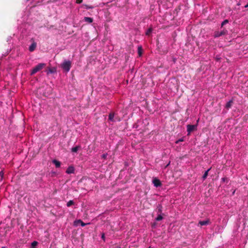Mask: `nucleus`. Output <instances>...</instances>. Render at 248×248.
<instances>
[{
    "instance_id": "nucleus-39",
    "label": "nucleus",
    "mask_w": 248,
    "mask_h": 248,
    "mask_svg": "<svg viewBox=\"0 0 248 248\" xmlns=\"http://www.w3.org/2000/svg\"><path fill=\"white\" fill-rule=\"evenodd\" d=\"M149 248H151V247H149Z\"/></svg>"
},
{
    "instance_id": "nucleus-10",
    "label": "nucleus",
    "mask_w": 248,
    "mask_h": 248,
    "mask_svg": "<svg viewBox=\"0 0 248 248\" xmlns=\"http://www.w3.org/2000/svg\"><path fill=\"white\" fill-rule=\"evenodd\" d=\"M84 21L89 23H91L93 21V18L90 17H85L84 18Z\"/></svg>"
},
{
    "instance_id": "nucleus-3",
    "label": "nucleus",
    "mask_w": 248,
    "mask_h": 248,
    "mask_svg": "<svg viewBox=\"0 0 248 248\" xmlns=\"http://www.w3.org/2000/svg\"><path fill=\"white\" fill-rule=\"evenodd\" d=\"M197 124L195 125H191V124H188L186 126L187 128V135H189L190 134V133L194 130H196L197 129Z\"/></svg>"
},
{
    "instance_id": "nucleus-2",
    "label": "nucleus",
    "mask_w": 248,
    "mask_h": 248,
    "mask_svg": "<svg viewBox=\"0 0 248 248\" xmlns=\"http://www.w3.org/2000/svg\"><path fill=\"white\" fill-rule=\"evenodd\" d=\"M45 65V63H39L38 65H37L35 67H34L32 70L31 71V75H33L35 74L37 72L39 71L40 70L43 69V68Z\"/></svg>"
},
{
    "instance_id": "nucleus-38",
    "label": "nucleus",
    "mask_w": 248,
    "mask_h": 248,
    "mask_svg": "<svg viewBox=\"0 0 248 248\" xmlns=\"http://www.w3.org/2000/svg\"><path fill=\"white\" fill-rule=\"evenodd\" d=\"M1 248H6L5 247H2Z\"/></svg>"
},
{
    "instance_id": "nucleus-12",
    "label": "nucleus",
    "mask_w": 248,
    "mask_h": 248,
    "mask_svg": "<svg viewBox=\"0 0 248 248\" xmlns=\"http://www.w3.org/2000/svg\"><path fill=\"white\" fill-rule=\"evenodd\" d=\"M80 8H83L86 9H93V7L92 6H90L87 4H82L80 6Z\"/></svg>"
},
{
    "instance_id": "nucleus-30",
    "label": "nucleus",
    "mask_w": 248,
    "mask_h": 248,
    "mask_svg": "<svg viewBox=\"0 0 248 248\" xmlns=\"http://www.w3.org/2000/svg\"><path fill=\"white\" fill-rule=\"evenodd\" d=\"M11 39H12V38H11V36L8 37V38H7V42L10 41Z\"/></svg>"
},
{
    "instance_id": "nucleus-31",
    "label": "nucleus",
    "mask_w": 248,
    "mask_h": 248,
    "mask_svg": "<svg viewBox=\"0 0 248 248\" xmlns=\"http://www.w3.org/2000/svg\"><path fill=\"white\" fill-rule=\"evenodd\" d=\"M244 7L245 8H248V3Z\"/></svg>"
},
{
    "instance_id": "nucleus-25",
    "label": "nucleus",
    "mask_w": 248,
    "mask_h": 248,
    "mask_svg": "<svg viewBox=\"0 0 248 248\" xmlns=\"http://www.w3.org/2000/svg\"><path fill=\"white\" fill-rule=\"evenodd\" d=\"M3 175H4V172L3 170H1L0 172V176L1 177V179H3Z\"/></svg>"
},
{
    "instance_id": "nucleus-32",
    "label": "nucleus",
    "mask_w": 248,
    "mask_h": 248,
    "mask_svg": "<svg viewBox=\"0 0 248 248\" xmlns=\"http://www.w3.org/2000/svg\"><path fill=\"white\" fill-rule=\"evenodd\" d=\"M158 211H159V212H162V210H161V207H160V208H159V209H158Z\"/></svg>"
},
{
    "instance_id": "nucleus-23",
    "label": "nucleus",
    "mask_w": 248,
    "mask_h": 248,
    "mask_svg": "<svg viewBox=\"0 0 248 248\" xmlns=\"http://www.w3.org/2000/svg\"><path fill=\"white\" fill-rule=\"evenodd\" d=\"M184 141V139L183 138H181V139H179V140H176L175 141V143H178L179 142H182V141Z\"/></svg>"
},
{
    "instance_id": "nucleus-4",
    "label": "nucleus",
    "mask_w": 248,
    "mask_h": 248,
    "mask_svg": "<svg viewBox=\"0 0 248 248\" xmlns=\"http://www.w3.org/2000/svg\"><path fill=\"white\" fill-rule=\"evenodd\" d=\"M31 41L32 42L31 44L29 46V50L30 52H33L37 46V44L34 41L33 38H31Z\"/></svg>"
},
{
    "instance_id": "nucleus-8",
    "label": "nucleus",
    "mask_w": 248,
    "mask_h": 248,
    "mask_svg": "<svg viewBox=\"0 0 248 248\" xmlns=\"http://www.w3.org/2000/svg\"><path fill=\"white\" fill-rule=\"evenodd\" d=\"M210 223L209 220L207 219L205 220L200 221L199 224L201 226L208 225Z\"/></svg>"
},
{
    "instance_id": "nucleus-19",
    "label": "nucleus",
    "mask_w": 248,
    "mask_h": 248,
    "mask_svg": "<svg viewBox=\"0 0 248 248\" xmlns=\"http://www.w3.org/2000/svg\"><path fill=\"white\" fill-rule=\"evenodd\" d=\"M163 219V217L161 215H158L157 217L155 218V220L159 221Z\"/></svg>"
},
{
    "instance_id": "nucleus-18",
    "label": "nucleus",
    "mask_w": 248,
    "mask_h": 248,
    "mask_svg": "<svg viewBox=\"0 0 248 248\" xmlns=\"http://www.w3.org/2000/svg\"><path fill=\"white\" fill-rule=\"evenodd\" d=\"M114 117V114L113 113H110L108 116V119L111 121H113V118Z\"/></svg>"
},
{
    "instance_id": "nucleus-34",
    "label": "nucleus",
    "mask_w": 248,
    "mask_h": 248,
    "mask_svg": "<svg viewBox=\"0 0 248 248\" xmlns=\"http://www.w3.org/2000/svg\"><path fill=\"white\" fill-rule=\"evenodd\" d=\"M237 5L238 6L240 5V3L239 2H238V3H237Z\"/></svg>"
},
{
    "instance_id": "nucleus-33",
    "label": "nucleus",
    "mask_w": 248,
    "mask_h": 248,
    "mask_svg": "<svg viewBox=\"0 0 248 248\" xmlns=\"http://www.w3.org/2000/svg\"><path fill=\"white\" fill-rule=\"evenodd\" d=\"M199 121V119H198V120L197 121V124H196L197 125H198Z\"/></svg>"
},
{
    "instance_id": "nucleus-6",
    "label": "nucleus",
    "mask_w": 248,
    "mask_h": 248,
    "mask_svg": "<svg viewBox=\"0 0 248 248\" xmlns=\"http://www.w3.org/2000/svg\"><path fill=\"white\" fill-rule=\"evenodd\" d=\"M226 31H216L214 33V37L215 38H217V37H218L219 36H221L224 34H225V33H226Z\"/></svg>"
},
{
    "instance_id": "nucleus-11",
    "label": "nucleus",
    "mask_w": 248,
    "mask_h": 248,
    "mask_svg": "<svg viewBox=\"0 0 248 248\" xmlns=\"http://www.w3.org/2000/svg\"><path fill=\"white\" fill-rule=\"evenodd\" d=\"M52 162L54 164H55L56 168H59L61 166L60 162L56 159L53 160Z\"/></svg>"
},
{
    "instance_id": "nucleus-28",
    "label": "nucleus",
    "mask_w": 248,
    "mask_h": 248,
    "mask_svg": "<svg viewBox=\"0 0 248 248\" xmlns=\"http://www.w3.org/2000/svg\"><path fill=\"white\" fill-rule=\"evenodd\" d=\"M83 0H76V2L77 3H81Z\"/></svg>"
},
{
    "instance_id": "nucleus-24",
    "label": "nucleus",
    "mask_w": 248,
    "mask_h": 248,
    "mask_svg": "<svg viewBox=\"0 0 248 248\" xmlns=\"http://www.w3.org/2000/svg\"><path fill=\"white\" fill-rule=\"evenodd\" d=\"M80 224V222H77V220H75L74 222V225L75 226H78V225H79V224Z\"/></svg>"
},
{
    "instance_id": "nucleus-14",
    "label": "nucleus",
    "mask_w": 248,
    "mask_h": 248,
    "mask_svg": "<svg viewBox=\"0 0 248 248\" xmlns=\"http://www.w3.org/2000/svg\"><path fill=\"white\" fill-rule=\"evenodd\" d=\"M80 146H76L75 147H73L71 149V151L74 153H76L78 151V150L79 149Z\"/></svg>"
},
{
    "instance_id": "nucleus-29",
    "label": "nucleus",
    "mask_w": 248,
    "mask_h": 248,
    "mask_svg": "<svg viewBox=\"0 0 248 248\" xmlns=\"http://www.w3.org/2000/svg\"><path fill=\"white\" fill-rule=\"evenodd\" d=\"M226 179H227V178H225V177L222 178H221V181H222V182H225V181H226Z\"/></svg>"
},
{
    "instance_id": "nucleus-36",
    "label": "nucleus",
    "mask_w": 248,
    "mask_h": 248,
    "mask_svg": "<svg viewBox=\"0 0 248 248\" xmlns=\"http://www.w3.org/2000/svg\"><path fill=\"white\" fill-rule=\"evenodd\" d=\"M234 193H235V190L233 192V193H232V194H234Z\"/></svg>"
},
{
    "instance_id": "nucleus-27",
    "label": "nucleus",
    "mask_w": 248,
    "mask_h": 248,
    "mask_svg": "<svg viewBox=\"0 0 248 248\" xmlns=\"http://www.w3.org/2000/svg\"><path fill=\"white\" fill-rule=\"evenodd\" d=\"M101 238L105 241V236L104 233H102L101 235Z\"/></svg>"
},
{
    "instance_id": "nucleus-9",
    "label": "nucleus",
    "mask_w": 248,
    "mask_h": 248,
    "mask_svg": "<svg viewBox=\"0 0 248 248\" xmlns=\"http://www.w3.org/2000/svg\"><path fill=\"white\" fill-rule=\"evenodd\" d=\"M233 103V100L232 99H231L230 100V101H229L225 105V108H227V109H229L230 108H231L232 106V104Z\"/></svg>"
},
{
    "instance_id": "nucleus-21",
    "label": "nucleus",
    "mask_w": 248,
    "mask_h": 248,
    "mask_svg": "<svg viewBox=\"0 0 248 248\" xmlns=\"http://www.w3.org/2000/svg\"><path fill=\"white\" fill-rule=\"evenodd\" d=\"M152 28L148 29L146 32V35H149L151 34V33L152 32Z\"/></svg>"
},
{
    "instance_id": "nucleus-15",
    "label": "nucleus",
    "mask_w": 248,
    "mask_h": 248,
    "mask_svg": "<svg viewBox=\"0 0 248 248\" xmlns=\"http://www.w3.org/2000/svg\"><path fill=\"white\" fill-rule=\"evenodd\" d=\"M77 222H80V225L82 226V227H84L85 226H86V225L87 224H90V223H84L82 220H81L80 219H78V220H77Z\"/></svg>"
},
{
    "instance_id": "nucleus-5",
    "label": "nucleus",
    "mask_w": 248,
    "mask_h": 248,
    "mask_svg": "<svg viewBox=\"0 0 248 248\" xmlns=\"http://www.w3.org/2000/svg\"><path fill=\"white\" fill-rule=\"evenodd\" d=\"M153 184H154V186L156 187L161 186V183L160 181L155 177L153 179Z\"/></svg>"
},
{
    "instance_id": "nucleus-13",
    "label": "nucleus",
    "mask_w": 248,
    "mask_h": 248,
    "mask_svg": "<svg viewBox=\"0 0 248 248\" xmlns=\"http://www.w3.org/2000/svg\"><path fill=\"white\" fill-rule=\"evenodd\" d=\"M211 170V168H209L206 171H205L204 174L202 176L203 180H205L207 178L208 174V172L209 171V170Z\"/></svg>"
},
{
    "instance_id": "nucleus-37",
    "label": "nucleus",
    "mask_w": 248,
    "mask_h": 248,
    "mask_svg": "<svg viewBox=\"0 0 248 248\" xmlns=\"http://www.w3.org/2000/svg\"><path fill=\"white\" fill-rule=\"evenodd\" d=\"M116 248H121V247H117Z\"/></svg>"
},
{
    "instance_id": "nucleus-17",
    "label": "nucleus",
    "mask_w": 248,
    "mask_h": 248,
    "mask_svg": "<svg viewBox=\"0 0 248 248\" xmlns=\"http://www.w3.org/2000/svg\"><path fill=\"white\" fill-rule=\"evenodd\" d=\"M38 242L36 241H34L31 244V248H35V247L37 245Z\"/></svg>"
},
{
    "instance_id": "nucleus-7",
    "label": "nucleus",
    "mask_w": 248,
    "mask_h": 248,
    "mask_svg": "<svg viewBox=\"0 0 248 248\" xmlns=\"http://www.w3.org/2000/svg\"><path fill=\"white\" fill-rule=\"evenodd\" d=\"M75 171V168L73 166H69L66 170V173L67 174L74 173Z\"/></svg>"
},
{
    "instance_id": "nucleus-1",
    "label": "nucleus",
    "mask_w": 248,
    "mask_h": 248,
    "mask_svg": "<svg viewBox=\"0 0 248 248\" xmlns=\"http://www.w3.org/2000/svg\"><path fill=\"white\" fill-rule=\"evenodd\" d=\"M62 68L66 72H68L71 67V62L69 60H64L61 64Z\"/></svg>"
},
{
    "instance_id": "nucleus-16",
    "label": "nucleus",
    "mask_w": 248,
    "mask_h": 248,
    "mask_svg": "<svg viewBox=\"0 0 248 248\" xmlns=\"http://www.w3.org/2000/svg\"><path fill=\"white\" fill-rule=\"evenodd\" d=\"M142 46H139L138 47V52L140 56H141L142 54Z\"/></svg>"
},
{
    "instance_id": "nucleus-22",
    "label": "nucleus",
    "mask_w": 248,
    "mask_h": 248,
    "mask_svg": "<svg viewBox=\"0 0 248 248\" xmlns=\"http://www.w3.org/2000/svg\"><path fill=\"white\" fill-rule=\"evenodd\" d=\"M228 23V20L227 19L224 20L222 23H221V27H222L224 25Z\"/></svg>"
},
{
    "instance_id": "nucleus-35",
    "label": "nucleus",
    "mask_w": 248,
    "mask_h": 248,
    "mask_svg": "<svg viewBox=\"0 0 248 248\" xmlns=\"http://www.w3.org/2000/svg\"><path fill=\"white\" fill-rule=\"evenodd\" d=\"M49 72L50 73H52L53 72L51 70H49Z\"/></svg>"
},
{
    "instance_id": "nucleus-26",
    "label": "nucleus",
    "mask_w": 248,
    "mask_h": 248,
    "mask_svg": "<svg viewBox=\"0 0 248 248\" xmlns=\"http://www.w3.org/2000/svg\"><path fill=\"white\" fill-rule=\"evenodd\" d=\"M108 154H104L102 155V158L103 159H106L107 157Z\"/></svg>"
},
{
    "instance_id": "nucleus-20",
    "label": "nucleus",
    "mask_w": 248,
    "mask_h": 248,
    "mask_svg": "<svg viewBox=\"0 0 248 248\" xmlns=\"http://www.w3.org/2000/svg\"><path fill=\"white\" fill-rule=\"evenodd\" d=\"M74 204V202L72 200H70L69 201V202H67V207H70V206H71L72 205H73Z\"/></svg>"
}]
</instances>
